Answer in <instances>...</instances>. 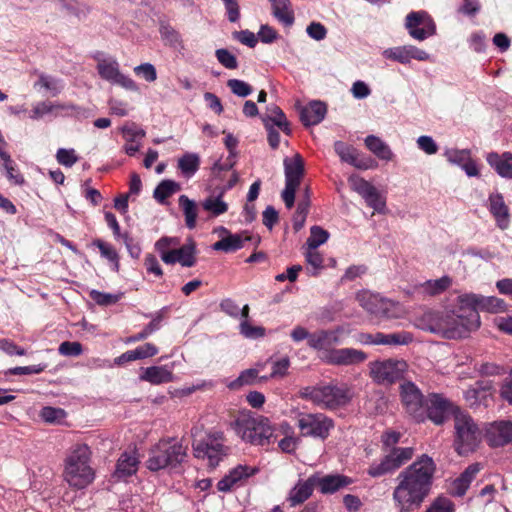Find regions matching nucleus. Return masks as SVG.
I'll return each mask as SVG.
<instances>
[{
	"label": "nucleus",
	"instance_id": "obj_39",
	"mask_svg": "<svg viewBox=\"0 0 512 512\" xmlns=\"http://www.w3.org/2000/svg\"><path fill=\"white\" fill-rule=\"evenodd\" d=\"M179 205L183 210L185 217V224L189 229H194L197 219V206L196 203L189 199L186 195L179 197Z\"/></svg>",
	"mask_w": 512,
	"mask_h": 512
},
{
	"label": "nucleus",
	"instance_id": "obj_43",
	"mask_svg": "<svg viewBox=\"0 0 512 512\" xmlns=\"http://www.w3.org/2000/svg\"><path fill=\"white\" fill-rule=\"evenodd\" d=\"M0 158L3 161V167L7 178L16 185L24 184V177L19 173L14 161L6 151H0Z\"/></svg>",
	"mask_w": 512,
	"mask_h": 512
},
{
	"label": "nucleus",
	"instance_id": "obj_52",
	"mask_svg": "<svg viewBox=\"0 0 512 512\" xmlns=\"http://www.w3.org/2000/svg\"><path fill=\"white\" fill-rule=\"evenodd\" d=\"M379 306V311L376 314V317L383 319H392L397 318L399 315V307L395 302L385 299H382V302Z\"/></svg>",
	"mask_w": 512,
	"mask_h": 512
},
{
	"label": "nucleus",
	"instance_id": "obj_50",
	"mask_svg": "<svg viewBox=\"0 0 512 512\" xmlns=\"http://www.w3.org/2000/svg\"><path fill=\"white\" fill-rule=\"evenodd\" d=\"M180 245V239L178 237L163 236L155 243V249L160 254L161 260L166 254H169L171 249H174Z\"/></svg>",
	"mask_w": 512,
	"mask_h": 512
},
{
	"label": "nucleus",
	"instance_id": "obj_33",
	"mask_svg": "<svg viewBox=\"0 0 512 512\" xmlns=\"http://www.w3.org/2000/svg\"><path fill=\"white\" fill-rule=\"evenodd\" d=\"M480 464L475 463L469 465L461 475L453 482V494L456 496H463L469 488L472 480L480 471Z\"/></svg>",
	"mask_w": 512,
	"mask_h": 512
},
{
	"label": "nucleus",
	"instance_id": "obj_41",
	"mask_svg": "<svg viewBox=\"0 0 512 512\" xmlns=\"http://www.w3.org/2000/svg\"><path fill=\"white\" fill-rule=\"evenodd\" d=\"M382 297L376 294H372L367 291H363L357 294V300L361 307L372 315L377 314L379 306L382 305Z\"/></svg>",
	"mask_w": 512,
	"mask_h": 512
},
{
	"label": "nucleus",
	"instance_id": "obj_8",
	"mask_svg": "<svg viewBox=\"0 0 512 512\" xmlns=\"http://www.w3.org/2000/svg\"><path fill=\"white\" fill-rule=\"evenodd\" d=\"M369 375L379 385H391L404 378L408 365L404 360L385 359L369 363Z\"/></svg>",
	"mask_w": 512,
	"mask_h": 512
},
{
	"label": "nucleus",
	"instance_id": "obj_26",
	"mask_svg": "<svg viewBox=\"0 0 512 512\" xmlns=\"http://www.w3.org/2000/svg\"><path fill=\"white\" fill-rule=\"evenodd\" d=\"M327 112L326 105L321 101H312L300 109V120L305 126L319 124Z\"/></svg>",
	"mask_w": 512,
	"mask_h": 512
},
{
	"label": "nucleus",
	"instance_id": "obj_59",
	"mask_svg": "<svg viewBox=\"0 0 512 512\" xmlns=\"http://www.w3.org/2000/svg\"><path fill=\"white\" fill-rule=\"evenodd\" d=\"M137 76L143 77L147 82H154L157 79L155 67L150 63H143L134 68Z\"/></svg>",
	"mask_w": 512,
	"mask_h": 512
},
{
	"label": "nucleus",
	"instance_id": "obj_51",
	"mask_svg": "<svg viewBox=\"0 0 512 512\" xmlns=\"http://www.w3.org/2000/svg\"><path fill=\"white\" fill-rule=\"evenodd\" d=\"M363 198L366 204L373 208L375 212H384L386 207L385 199L380 195L375 187L372 188Z\"/></svg>",
	"mask_w": 512,
	"mask_h": 512
},
{
	"label": "nucleus",
	"instance_id": "obj_46",
	"mask_svg": "<svg viewBox=\"0 0 512 512\" xmlns=\"http://www.w3.org/2000/svg\"><path fill=\"white\" fill-rule=\"evenodd\" d=\"M451 285V279L447 276L441 277L436 280H428L421 287L423 292L428 295H437L444 292Z\"/></svg>",
	"mask_w": 512,
	"mask_h": 512
},
{
	"label": "nucleus",
	"instance_id": "obj_55",
	"mask_svg": "<svg viewBox=\"0 0 512 512\" xmlns=\"http://www.w3.org/2000/svg\"><path fill=\"white\" fill-rule=\"evenodd\" d=\"M65 411L61 408L44 407L41 412V418L47 423H59L65 417Z\"/></svg>",
	"mask_w": 512,
	"mask_h": 512
},
{
	"label": "nucleus",
	"instance_id": "obj_44",
	"mask_svg": "<svg viewBox=\"0 0 512 512\" xmlns=\"http://www.w3.org/2000/svg\"><path fill=\"white\" fill-rule=\"evenodd\" d=\"M162 40L165 45L171 48L181 51L184 49V44L180 34L170 26H162L160 29Z\"/></svg>",
	"mask_w": 512,
	"mask_h": 512
},
{
	"label": "nucleus",
	"instance_id": "obj_28",
	"mask_svg": "<svg viewBox=\"0 0 512 512\" xmlns=\"http://www.w3.org/2000/svg\"><path fill=\"white\" fill-rule=\"evenodd\" d=\"M271 4L272 15L278 22L286 27L294 24L295 15L290 0H269Z\"/></svg>",
	"mask_w": 512,
	"mask_h": 512
},
{
	"label": "nucleus",
	"instance_id": "obj_57",
	"mask_svg": "<svg viewBox=\"0 0 512 512\" xmlns=\"http://www.w3.org/2000/svg\"><path fill=\"white\" fill-rule=\"evenodd\" d=\"M56 159L63 166L72 167L78 161V156L74 149L60 148L56 153Z\"/></svg>",
	"mask_w": 512,
	"mask_h": 512
},
{
	"label": "nucleus",
	"instance_id": "obj_47",
	"mask_svg": "<svg viewBox=\"0 0 512 512\" xmlns=\"http://www.w3.org/2000/svg\"><path fill=\"white\" fill-rule=\"evenodd\" d=\"M162 318H163L162 314L158 313L152 319V321L146 325V327L141 332L130 336L126 342L127 343L139 342V341L146 339L148 336H150L152 333H154L155 331H157L160 328Z\"/></svg>",
	"mask_w": 512,
	"mask_h": 512
},
{
	"label": "nucleus",
	"instance_id": "obj_17",
	"mask_svg": "<svg viewBox=\"0 0 512 512\" xmlns=\"http://www.w3.org/2000/svg\"><path fill=\"white\" fill-rule=\"evenodd\" d=\"M334 150L340 157L341 161L346 162L357 169L367 170L375 166L374 160L371 158L360 157L358 151L351 145L342 141L334 143Z\"/></svg>",
	"mask_w": 512,
	"mask_h": 512
},
{
	"label": "nucleus",
	"instance_id": "obj_38",
	"mask_svg": "<svg viewBox=\"0 0 512 512\" xmlns=\"http://www.w3.org/2000/svg\"><path fill=\"white\" fill-rule=\"evenodd\" d=\"M68 109H74V106L68 105V104H60V103H52L49 101H43V102L37 103L33 107L32 114L30 115V118L33 120H38L46 114L58 112L60 110H68Z\"/></svg>",
	"mask_w": 512,
	"mask_h": 512
},
{
	"label": "nucleus",
	"instance_id": "obj_35",
	"mask_svg": "<svg viewBox=\"0 0 512 512\" xmlns=\"http://www.w3.org/2000/svg\"><path fill=\"white\" fill-rule=\"evenodd\" d=\"M177 167L184 177L190 178L199 170L200 157L197 153L186 152L178 159Z\"/></svg>",
	"mask_w": 512,
	"mask_h": 512
},
{
	"label": "nucleus",
	"instance_id": "obj_4",
	"mask_svg": "<svg viewBox=\"0 0 512 512\" xmlns=\"http://www.w3.org/2000/svg\"><path fill=\"white\" fill-rule=\"evenodd\" d=\"M300 397L321 408L335 410L348 405L353 398V392L346 384L330 383L304 387L300 390Z\"/></svg>",
	"mask_w": 512,
	"mask_h": 512
},
{
	"label": "nucleus",
	"instance_id": "obj_64",
	"mask_svg": "<svg viewBox=\"0 0 512 512\" xmlns=\"http://www.w3.org/2000/svg\"><path fill=\"white\" fill-rule=\"evenodd\" d=\"M306 32L309 35V37L316 41H321L325 39L327 35V29L323 24L319 22L310 23L306 28Z\"/></svg>",
	"mask_w": 512,
	"mask_h": 512
},
{
	"label": "nucleus",
	"instance_id": "obj_40",
	"mask_svg": "<svg viewBox=\"0 0 512 512\" xmlns=\"http://www.w3.org/2000/svg\"><path fill=\"white\" fill-rule=\"evenodd\" d=\"M201 206L214 217L222 215L228 210V204L223 201L222 193L218 196L207 197L201 202Z\"/></svg>",
	"mask_w": 512,
	"mask_h": 512
},
{
	"label": "nucleus",
	"instance_id": "obj_5",
	"mask_svg": "<svg viewBox=\"0 0 512 512\" xmlns=\"http://www.w3.org/2000/svg\"><path fill=\"white\" fill-rule=\"evenodd\" d=\"M233 425L237 435L250 444L264 446L276 441L274 429L263 416L242 412Z\"/></svg>",
	"mask_w": 512,
	"mask_h": 512
},
{
	"label": "nucleus",
	"instance_id": "obj_34",
	"mask_svg": "<svg viewBox=\"0 0 512 512\" xmlns=\"http://www.w3.org/2000/svg\"><path fill=\"white\" fill-rule=\"evenodd\" d=\"M140 379L154 385L172 381L173 374L165 366H151L145 369Z\"/></svg>",
	"mask_w": 512,
	"mask_h": 512
},
{
	"label": "nucleus",
	"instance_id": "obj_42",
	"mask_svg": "<svg viewBox=\"0 0 512 512\" xmlns=\"http://www.w3.org/2000/svg\"><path fill=\"white\" fill-rule=\"evenodd\" d=\"M180 188V184L173 180H163L155 188L153 196L159 203H164L167 198L179 191Z\"/></svg>",
	"mask_w": 512,
	"mask_h": 512
},
{
	"label": "nucleus",
	"instance_id": "obj_53",
	"mask_svg": "<svg viewBox=\"0 0 512 512\" xmlns=\"http://www.w3.org/2000/svg\"><path fill=\"white\" fill-rule=\"evenodd\" d=\"M227 86L234 95L242 98L249 96L253 91L250 84L239 79H229L227 81Z\"/></svg>",
	"mask_w": 512,
	"mask_h": 512
},
{
	"label": "nucleus",
	"instance_id": "obj_30",
	"mask_svg": "<svg viewBox=\"0 0 512 512\" xmlns=\"http://www.w3.org/2000/svg\"><path fill=\"white\" fill-rule=\"evenodd\" d=\"M488 164L503 178L512 179V154L505 152L499 155L495 152L487 155Z\"/></svg>",
	"mask_w": 512,
	"mask_h": 512
},
{
	"label": "nucleus",
	"instance_id": "obj_14",
	"mask_svg": "<svg viewBox=\"0 0 512 512\" xmlns=\"http://www.w3.org/2000/svg\"><path fill=\"white\" fill-rule=\"evenodd\" d=\"M323 359L331 365L347 366L364 362L367 359V355L362 350L341 348L325 352Z\"/></svg>",
	"mask_w": 512,
	"mask_h": 512
},
{
	"label": "nucleus",
	"instance_id": "obj_3",
	"mask_svg": "<svg viewBox=\"0 0 512 512\" xmlns=\"http://www.w3.org/2000/svg\"><path fill=\"white\" fill-rule=\"evenodd\" d=\"M91 450L86 444H76L65 458L63 477L69 486L76 489L87 487L95 473L90 466Z\"/></svg>",
	"mask_w": 512,
	"mask_h": 512
},
{
	"label": "nucleus",
	"instance_id": "obj_49",
	"mask_svg": "<svg viewBox=\"0 0 512 512\" xmlns=\"http://www.w3.org/2000/svg\"><path fill=\"white\" fill-rule=\"evenodd\" d=\"M93 245H95L101 253V256L105 257L109 261L114 263L115 271L119 270V257L116 250L109 244L105 243L100 239H96L93 241Z\"/></svg>",
	"mask_w": 512,
	"mask_h": 512
},
{
	"label": "nucleus",
	"instance_id": "obj_58",
	"mask_svg": "<svg viewBox=\"0 0 512 512\" xmlns=\"http://www.w3.org/2000/svg\"><path fill=\"white\" fill-rule=\"evenodd\" d=\"M217 60L227 69H236L238 62L236 57L227 49H217L215 52Z\"/></svg>",
	"mask_w": 512,
	"mask_h": 512
},
{
	"label": "nucleus",
	"instance_id": "obj_11",
	"mask_svg": "<svg viewBox=\"0 0 512 512\" xmlns=\"http://www.w3.org/2000/svg\"><path fill=\"white\" fill-rule=\"evenodd\" d=\"M400 399L406 412L417 422L425 419L424 396L412 381H403L400 386Z\"/></svg>",
	"mask_w": 512,
	"mask_h": 512
},
{
	"label": "nucleus",
	"instance_id": "obj_20",
	"mask_svg": "<svg viewBox=\"0 0 512 512\" xmlns=\"http://www.w3.org/2000/svg\"><path fill=\"white\" fill-rule=\"evenodd\" d=\"M459 302L465 303L470 308L487 310L489 312H500L506 308L502 299L497 297H482L476 294H463L459 296Z\"/></svg>",
	"mask_w": 512,
	"mask_h": 512
},
{
	"label": "nucleus",
	"instance_id": "obj_27",
	"mask_svg": "<svg viewBox=\"0 0 512 512\" xmlns=\"http://www.w3.org/2000/svg\"><path fill=\"white\" fill-rule=\"evenodd\" d=\"M285 183L300 185L304 175V161L300 154H295L292 158L286 157L283 161Z\"/></svg>",
	"mask_w": 512,
	"mask_h": 512
},
{
	"label": "nucleus",
	"instance_id": "obj_18",
	"mask_svg": "<svg viewBox=\"0 0 512 512\" xmlns=\"http://www.w3.org/2000/svg\"><path fill=\"white\" fill-rule=\"evenodd\" d=\"M383 56L386 59L394 60L401 64H408L412 59L418 61H426L429 59L427 52L413 45L388 48L383 51Z\"/></svg>",
	"mask_w": 512,
	"mask_h": 512
},
{
	"label": "nucleus",
	"instance_id": "obj_15",
	"mask_svg": "<svg viewBox=\"0 0 512 512\" xmlns=\"http://www.w3.org/2000/svg\"><path fill=\"white\" fill-rule=\"evenodd\" d=\"M453 412L452 403L440 394H431L427 400L425 415L436 425L443 424Z\"/></svg>",
	"mask_w": 512,
	"mask_h": 512
},
{
	"label": "nucleus",
	"instance_id": "obj_32",
	"mask_svg": "<svg viewBox=\"0 0 512 512\" xmlns=\"http://www.w3.org/2000/svg\"><path fill=\"white\" fill-rule=\"evenodd\" d=\"M138 465L139 459L134 452H124L117 461L115 476L118 478L129 477L137 472Z\"/></svg>",
	"mask_w": 512,
	"mask_h": 512
},
{
	"label": "nucleus",
	"instance_id": "obj_1",
	"mask_svg": "<svg viewBox=\"0 0 512 512\" xmlns=\"http://www.w3.org/2000/svg\"><path fill=\"white\" fill-rule=\"evenodd\" d=\"M435 472L432 457L422 454L398 474L393 500L400 512H410L421 506L430 493Z\"/></svg>",
	"mask_w": 512,
	"mask_h": 512
},
{
	"label": "nucleus",
	"instance_id": "obj_36",
	"mask_svg": "<svg viewBox=\"0 0 512 512\" xmlns=\"http://www.w3.org/2000/svg\"><path fill=\"white\" fill-rule=\"evenodd\" d=\"M267 112V115L264 116L263 118H266V122L268 124L272 123V126H277L286 135L291 134L289 122L287 121V118L280 107L276 105H271L267 108Z\"/></svg>",
	"mask_w": 512,
	"mask_h": 512
},
{
	"label": "nucleus",
	"instance_id": "obj_19",
	"mask_svg": "<svg viewBox=\"0 0 512 512\" xmlns=\"http://www.w3.org/2000/svg\"><path fill=\"white\" fill-rule=\"evenodd\" d=\"M163 262L170 265L179 263L183 267H193L197 262L195 242L190 240L182 246L179 245L171 249L170 253L163 257Z\"/></svg>",
	"mask_w": 512,
	"mask_h": 512
},
{
	"label": "nucleus",
	"instance_id": "obj_21",
	"mask_svg": "<svg viewBox=\"0 0 512 512\" xmlns=\"http://www.w3.org/2000/svg\"><path fill=\"white\" fill-rule=\"evenodd\" d=\"M486 441L491 447H501L512 442V422L492 423L486 431Z\"/></svg>",
	"mask_w": 512,
	"mask_h": 512
},
{
	"label": "nucleus",
	"instance_id": "obj_56",
	"mask_svg": "<svg viewBox=\"0 0 512 512\" xmlns=\"http://www.w3.org/2000/svg\"><path fill=\"white\" fill-rule=\"evenodd\" d=\"M351 188L364 197L374 186L358 175H351L348 179Z\"/></svg>",
	"mask_w": 512,
	"mask_h": 512
},
{
	"label": "nucleus",
	"instance_id": "obj_12",
	"mask_svg": "<svg viewBox=\"0 0 512 512\" xmlns=\"http://www.w3.org/2000/svg\"><path fill=\"white\" fill-rule=\"evenodd\" d=\"M405 28L409 35L418 41L432 36L436 31L433 19L426 11H412L405 18Z\"/></svg>",
	"mask_w": 512,
	"mask_h": 512
},
{
	"label": "nucleus",
	"instance_id": "obj_60",
	"mask_svg": "<svg viewBox=\"0 0 512 512\" xmlns=\"http://www.w3.org/2000/svg\"><path fill=\"white\" fill-rule=\"evenodd\" d=\"M449 162L462 166L470 158V151L467 149H451L446 152Z\"/></svg>",
	"mask_w": 512,
	"mask_h": 512
},
{
	"label": "nucleus",
	"instance_id": "obj_25",
	"mask_svg": "<svg viewBox=\"0 0 512 512\" xmlns=\"http://www.w3.org/2000/svg\"><path fill=\"white\" fill-rule=\"evenodd\" d=\"M226 236L213 244V249L225 253L235 252L244 247L245 242L251 240V236L245 234H232L226 228H222Z\"/></svg>",
	"mask_w": 512,
	"mask_h": 512
},
{
	"label": "nucleus",
	"instance_id": "obj_61",
	"mask_svg": "<svg viewBox=\"0 0 512 512\" xmlns=\"http://www.w3.org/2000/svg\"><path fill=\"white\" fill-rule=\"evenodd\" d=\"M58 351L63 356H79L82 353V345L79 342L64 341Z\"/></svg>",
	"mask_w": 512,
	"mask_h": 512
},
{
	"label": "nucleus",
	"instance_id": "obj_22",
	"mask_svg": "<svg viewBox=\"0 0 512 512\" xmlns=\"http://www.w3.org/2000/svg\"><path fill=\"white\" fill-rule=\"evenodd\" d=\"M488 209L501 230H506L510 225L509 208L501 193H492L488 197Z\"/></svg>",
	"mask_w": 512,
	"mask_h": 512
},
{
	"label": "nucleus",
	"instance_id": "obj_16",
	"mask_svg": "<svg viewBox=\"0 0 512 512\" xmlns=\"http://www.w3.org/2000/svg\"><path fill=\"white\" fill-rule=\"evenodd\" d=\"M197 458H207L211 467H216L226 455V449L217 439H208L193 445Z\"/></svg>",
	"mask_w": 512,
	"mask_h": 512
},
{
	"label": "nucleus",
	"instance_id": "obj_9",
	"mask_svg": "<svg viewBox=\"0 0 512 512\" xmlns=\"http://www.w3.org/2000/svg\"><path fill=\"white\" fill-rule=\"evenodd\" d=\"M413 455L412 447L392 448L379 463H372L367 473L374 478L392 473L411 460Z\"/></svg>",
	"mask_w": 512,
	"mask_h": 512
},
{
	"label": "nucleus",
	"instance_id": "obj_23",
	"mask_svg": "<svg viewBox=\"0 0 512 512\" xmlns=\"http://www.w3.org/2000/svg\"><path fill=\"white\" fill-rule=\"evenodd\" d=\"M343 329L337 327L333 330H320L309 336V346L317 350L329 351L330 347L341 343Z\"/></svg>",
	"mask_w": 512,
	"mask_h": 512
},
{
	"label": "nucleus",
	"instance_id": "obj_45",
	"mask_svg": "<svg viewBox=\"0 0 512 512\" xmlns=\"http://www.w3.org/2000/svg\"><path fill=\"white\" fill-rule=\"evenodd\" d=\"M490 388L491 385L489 383L477 382L475 386L468 388L464 392V397L471 406L476 405L481 398L485 397L486 392Z\"/></svg>",
	"mask_w": 512,
	"mask_h": 512
},
{
	"label": "nucleus",
	"instance_id": "obj_37",
	"mask_svg": "<svg viewBox=\"0 0 512 512\" xmlns=\"http://www.w3.org/2000/svg\"><path fill=\"white\" fill-rule=\"evenodd\" d=\"M365 145L374 155L382 160L389 161L393 157L389 146L377 136H367L365 138Z\"/></svg>",
	"mask_w": 512,
	"mask_h": 512
},
{
	"label": "nucleus",
	"instance_id": "obj_10",
	"mask_svg": "<svg viewBox=\"0 0 512 512\" xmlns=\"http://www.w3.org/2000/svg\"><path fill=\"white\" fill-rule=\"evenodd\" d=\"M298 428L305 437L326 439L334 427L331 418L322 413H301L297 420Z\"/></svg>",
	"mask_w": 512,
	"mask_h": 512
},
{
	"label": "nucleus",
	"instance_id": "obj_31",
	"mask_svg": "<svg viewBox=\"0 0 512 512\" xmlns=\"http://www.w3.org/2000/svg\"><path fill=\"white\" fill-rule=\"evenodd\" d=\"M352 483V480L344 475H326L316 480L321 493L332 494Z\"/></svg>",
	"mask_w": 512,
	"mask_h": 512
},
{
	"label": "nucleus",
	"instance_id": "obj_48",
	"mask_svg": "<svg viewBox=\"0 0 512 512\" xmlns=\"http://www.w3.org/2000/svg\"><path fill=\"white\" fill-rule=\"evenodd\" d=\"M329 238V233L320 226H312L310 236L306 241L308 248L317 249L320 245L324 244Z\"/></svg>",
	"mask_w": 512,
	"mask_h": 512
},
{
	"label": "nucleus",
	"instance_id": "obj_6",
	"mask_svg": "<svg viewBox=\"0 0 512 512\" xmlns=\"http://www.w3.org/2000/svg\"><path fill=\"white\" fill-rule=\"evenodd\" d=\"M186 457V447L174 439L160 440L151 450L146 461L150 471L180 464Z\"/></svg>",
	"mask_w": 512,
	"mask_h": 512
},
{
	"label": "nucleus",
	"instance_id": "obj_62",
	"mask_svg": "<svg viewBox=\"0 0 512 512\" xmlns=\"http://www.w3.org/2000/svg\"><path fill=\"white\" fill-rule=\"evenodd\" d=\"M386 345H407L412 342L413 337L408 332L386 334Z\"/></svg>",
	"mask_w": 512,
	"mask_h": 512
},
{
	"label": "nucleus",
	"instance_id": "obj_2",
	"mask_svg": "<svg viewBox=\"0 0 512 512\" xmlns=\"http://www.w3.org/2000/svg\"><path fill=\"white\" fill-rule=\"evenodd\" d=\"M416 326L445 339H460L479 328L480 316L476 309L458 301L453 310L424 312L416 319Z\"/></svg>",
	"mask_w": 512,
	"mask_h": 512
},
{
	"label": "nucleus",
	"instance_id": "obj_13",
	"mask_svg": "<svg viewBox=\"0 0 512 512\" xmlns=\"http://www.w3.org/2000/svg\"><path fill=\"white\" fill-rule=\"evenodd\" d=\"M97 71L100 77L111 83L120 85L128 90H136V83L119 70V64L114 59H102L98 61Z\"/></svg>",
	"mask_w": 512,
	"mask_h": 512
},
{
	"label": "nucleus",
	"instance_id": "obj_63",
	"mask_svg": "<svg viewBox=\"0 0 512 512\" xmlns=\"http://www.w3.org/2000/svg\"><path fill=\"white\" fill-rule=\"evenodd\" d=\"M453 503L445 497H438L425 512H453Z\"/></svg>",
	"mask_w": 512,
	"mask_h": 512
},
{
	"label": "nucleus",
	"instance_id": "obj_7",
	"mask_svg": "<svg viewBox=\"0 0 512 512\" xmlns=\"http://www.w3.org/2000/svg\"><path fill=\"white\" fill-rule=\"evenodd\" d=\"M455 441L459 455L473 452L481 439V432L472 417L460 410L454 411Z\"/></svg>",
	"mask_w": 512,
	"mask_h": 512
},
{
	"label": "nucleus",
	"instance_id": "obj_29",
	"mask_svg": "<svg viewBox=\"0 0 512 512\" xmlns=\"http://www.w3.org/2000/svg\"><path fill=\"white\" fill-rule=\"evenodd\" d=\"M316 479L310 477L305 481H298L297 484L291 489L287 500L291 506H296L305 502L313 493Z\"/></svg>",
	"mask_w": 512,
	"mask_h": 512
},
{
	"label": "nucleus",
	"instance_id": "obj_54",
	"mask_svg": "<svg viewBox=\"0 0 512 512\" xmlns=\"http://www.w3.org/2000/svg\"><path fill=\"white\" fill-rule=\"evenodd\" d=\"M121 296L122 294H110L97 290H92L90 292L91 299L101 306H109L115 304L121 299Z\"/></svg>",
	"mask_w": 512,
	"mask_h": 512
},
{
	"label": "nucleus",
	"instance_id": "obj_24",
	"mask_svg": "<svg viewBox=\"0 0 512 512\" xmlns=\"http://www.w3.org/2000/svg\"><path fill=\"white\" fill-rule=\"evenodd\" d=\"M257 472L256 468L246 465H239L232 469L229 474L225 475L218 483L217 488L221 492L230 491L235 485L242 480L254 475Z\"/></svg>",
	"mask_w": 512,
	"mask_h": 512
}]
</instances>
